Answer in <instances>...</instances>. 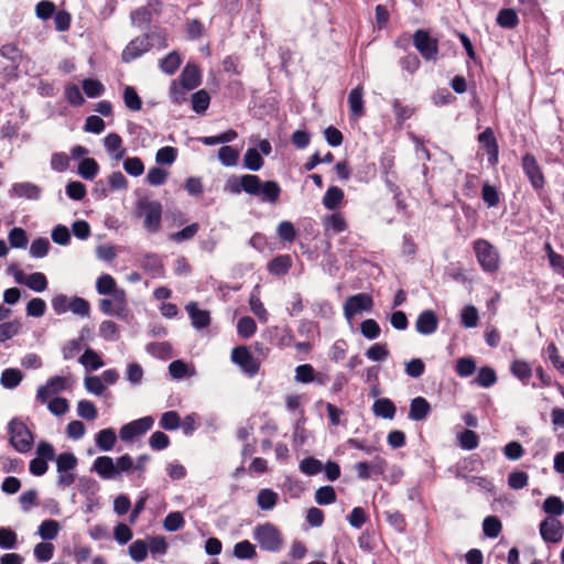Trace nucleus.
Returning <instances> with one entry per match:
<instances>
[{"label":"nucleus","instance_id":"obj_1","mask_svg":"<svg viewBox=\"0 0 564 564\" xmlns=\"http://www.w3.org/2000/svg\"><path fill=\"white\" fill-rule=\"evenodd\" d=\"M225 191L235 195L246 193L270 205H275L282 193L281 185L276 181H262L256 174L230 176L225 184Z\"/></svg>","mask_w":564,"mask_h":564},{"label":"nucleus","instance_id":"obj_2","mask_svg":"<svg viewBox=\"0 0 564 564\" xmlns=\"http://www.w3.org/2000/svg\"><path fill=\"white\" fill-rule=\"evenodd\" d=\"M253 539L262 550L268 552H279L283 545L282 533L270 522L257 525L253 531Z\"/></svg>","mask_w":564,"mask_h":564},{"label":"nucleus","instance_id":"obj_3","mask_svg":"<svg viewBox=\"0 0 564 564\" xmlns=\"http://www.w3.org/2000/svg\"><path fill=\"white\" fill-rule=\"evenodd\" d=\"M137 214L144 216V228L150 232H158L161 228L162 204L143 197L137 202Z\"/></svg>","mask_w":564,"mask_h":564},{"label":"nucleus","instance_id":"obj_4","mask_svg":"<svg viewBox=\"0 0 564 564\" xmlns=\"http://www.w3.org/2000/svg\"><path fill=\"white\" fill-rule=\"evenodd\" d=\"M474 251L481 269L487 273H495L499 269V254L496 248L485 239L474 242Z\"/></svg>","mask_w":564,"mask_h":564},{"label":"nucleus","instance_id":"obj_5","mask_svg":"<svg viewBox=\"0 0 564 564\" xmlns=\"http://www.w3.org/2000/svg\"><path fill=\"white\" fill-rule=\"evenodd\" d=\"M413 45L425 61H436L438 55V41L432 37L429 31L419 29L414 32Z\"/></svg>","mask_w":564,"mask_h":564},{"label":"nucleus","instance_id":"obj_6","mask_svg":"<svg viewBox=\"0 0 564 564\" xmlns=\"http://www.w3.org/2000/svg\"><path fill=\"white\" fill-rule=\"evenodd\" d=\"M521 166L531 186L535 191L542 189L545 185V177L535 156L529 152L523 154L521 159Z\"/></svg>","mask_w":564,"mask_h":564},{"label":"nucleus","instance_id":"obj_7","mask_svg":"<svg viewBox=\"0 0 564 564\" xmlns=\"http://www.w3.org/2000/svg\"><path fill=\"white\" fill-rule=\"evenodd\" d=\"M231 360L238 365L249 377L258 373L260 364L246 346L235 347L231 351Z\"/></svg>","mask_w":564,"mask_h":564},{"label":"nucleus","instance_id":"obj_8","mask_svg":"<svg viewBox=\"0 0 564 564\" xmlns=\"http://www.w3.org/2000/svg\"><path fill=\"white\" fill-rule=\"evenodd\" d=\"M373 306L371 295L367 293H358L349 296L344 304V315L347 319L361 312H369Z\"/></svg>","mask_w":564,"mask_h":564},{"label":"nucleus","instance_id":"obj_9","mask_svg":"<svg viewBox=\"0 0 564 564\" xmlns=\"http://www.w3.org/2000/svg\"><path fill=\"white\" fill-rule=\"evenodd\" d=\"M10 443L20 453H26L32 448L34 438L28 425H9Z\"/></svg>","mask_w":564,"mask_h":564},{"label":"nucleus","instance_id":"obj_10","mask_svg":"<svg viewBox=\"0 0 564 564\" xmlns=\"http://www.w3.org/2000/svg\"><path fill=\"white\" fill-rule=\"evenodd\" d=\"M151 50V44H149V37L144 33L141 36H138L131 40L127 46L123 48L121 53V61L123 63H130L139 57H141L144 53Z\"/></svg>","mask_w":564,"mask_h":564},{"label":"nucleus","instance_id":"obj_11","mask_svg":"<svg viewBox=\"0 0 564 564\" xmlns=\"http://www.w3.org/2000/svg\"><path fill=\"white\" fill-rule=\"evenodd\" d=\"M263 336L265 339L280 348L289 347L294 343V335L289 326H272L265 329Z\"/></svg>","mask_w":564,"mask_h":564},{"label":"nucleus","instance_id":"obj_12","mask_svg":"<svg viewBox=\"0 0 564 564\" xmlns=\"http://www.w3.org/2000/svg\"><path fill=\"white\" fill-rule=\"evenodd\" d=\"M387 468V462L381 457H376L371 462H358L354 469L357 477L362 480L369 479L372 475H382Z\"/></svg>","mask_w":564,"mask_h":564},{"label":"nucleus","instance_id":"obj_13","mask_svg":"<svg viewBox=\"0 0 564 564\" xmlns=\"http://www.w3.org/2000/svg\"><path fill=\"white\" fill-rule=\"evenodd\" d=\"M540 534L545 542L558 543L563 539L562 522L555 518H546L540 523Z\"/></svg>","mask_w":564,"mask_h":564},{"label":"nucleus","instance_id":"obj_14","mask_svg":"<svg viewBox=\"0 0 564 564\" xmlns=\"http://www.w3.org/2000/svg\"><path fill=\"white\" fill-rule=\"evenodd\" d=\"M478 142L485 149L488 155V162L490 165L498 163L499 145L495 137L494 130L488 127L481 133L478 134Z\"/></svg>","mask_w":564,"mask_h":564},{"label":"nucleus","instance_id":"obj_15","mask_svg":"<svg viewBox=\"0 0 564 564\" xmlns=\"http://www.w3.org/2000/svg\"><path fill=\"white\" fill-rule=\"evenodd\" d=\"M438 327V317L432 310L421 312L415 322V329L421 335H431L436 332Z\"/></svg>","mask_w":564,"mask_h":564},{"label":"nucleus","instance_id":"obj_16","mask_svg":"<svg viewBox=\"0 0 564 564\" xmlns=\"http://www.w3.org/2000/svg\"><path fill=\"white\" fill-rule=\"evenodd\" d=\"M178 83L187 89H195L202 83V74L199 67L195 63L188 62L183 68Z\"/></svg>","mask_w":564,"mask_h":564},{"label":"nucleus","instance_id":"obj_17","mask_svg":"<svg viewBox=\"0 0 564 564\" xmlns=\"http://www.w3.org/2000/svg\"><path fill=\"white\" fill-rule=\"evenodd\" d=\"M10 195L31 200H39L42 196V188L31 182L14 183L10 189Z\"/></svg>","mask_w":564,"mask_h":564},{"label":"nucleus","instance_id":"obj_18","mask_svg":"<svg viewBox=\"0 0 564 564\" xmlns=\"http://www.w3.org/2000/svg\"><path fill=\"white\" fill-rule=\"evenodd\" d=\"M185 310L187 311L192 326L196 329H202L210 324V314L208 311L199 310L196 302H189Z\"/></svg>","mask_w":564,"mask_h":564},{"label":"nucleus","instance_id":"obj_19","mask_svg":"<svg viewBox=\"0 0 564 564\" xmlns=\"http://www.w3.org/2000/svg\"><path fill=\"white\" fill-rule=\"evenodd\" d=\"M431 404L423 397H416L411 400L408 417L412 421H424L431 412Z\"/></svg>","mask_w":564,"mask_h":564},{"label":"nucleus","instance_id":"obj_20","mask_svg":"<svg viewBox=\"0 0 564 564\" xmlns=\"http://www.w3.org/2000/svg\"><path fill=\"white\" fill-rule=\"evenodd\" d=\"M94 470L104 479H113L118 469L109 456H99L94 462Z\"/></svg>","mask_w":564,"mask_h":564},{"label":"nucleus","instance_id":"obj_21","mask_svg":"<svg viewBox=\"0 0 564 564\" xmlns=\"http://www.w3.org/2000/svg\"><path fill=\"white\" fill-rule=\"evenodd\" d=\"M292 267V258L290 254H280L274 257L267 265L268 271L272 275H285Z\"/></svg>","mask_w":564,"mask_h":564},{"label":"nucleus","instance_id":"obj_22","mask_svg":"<svg viewBox=\"0 0 564 564\" xmlns=\"http://www.w3.org/2000/svg\"><path fill=\"white\" fill-rule=\"evenodd\" d=\"M362 96L364 89L361 86L355 87L348 95L349 109L356 118H360L365 115Z\"/></svg>","mask_w":564,"mask_h":564},{"label":"nucleus","instance_id":"obj_23","mask_svg":"<svg viewBox=\"0 0 564 564\" xmlns=\"http://www.w3.org/2000/svg\"><path fill=\"white\" fill-rule=\"evenodd\" d=\"M182 64V57L177 51H172L159 61V67L166 75H174Z\"/></svg>","mask_w":564,"mask_h":564},{"label":"nucleus","instance_id":"obj_24","mask_svg":"<svg viewBox=\"0 0 564 564\" xmlns=\"http://www.w3.org/2000/svg\"><path fill=\"white\" fill-rule=\"evenodd\" d=\"M372 410L376 416L384 420H392L395 414L394 403L387 398L377 399L372 405Z\"/></svg>","mask_w":564,"mask_h":564},{"label":"nucleus","instance_id":"obj_25","mask_svg":"<svg viewBox=\"0 0 564 564\" xmlns=\"http://www.w3.org/2000/svg\"><path fill=\"white\" fill-rule=\"evenodd\" d=\"M392 110L394 113L395 124L399 128H401L405 120L410 119L415 112L414 107L403 105L401 100L397 98L392 100Z\"/></svg>","mask_w":564,"mask_h":564},{"label":"nucleus","instance_id":"obj_26","mask_svg":"<svg viewBox=\"0 0 564 564\" xmlns=\"http://www.w3.org/2000/svg\"><path fill=\"white\" fill-rule=\"evenodd\" d=\"M242 161L243 167L252 172L260 171L264 165V160L256 148L247 149Z\"/></svg>","mask_w":564,"mask_h":564},{"label":"nucleus","instance_id":"obj_27","mask_svg":"<svg viewBox=\"0 0 564 564\" xmlns=\"http://www.w3.org/2000/svg\"><path fill=\"white\" fill-rule=\"evenodd\" d=\"M78 361L87 371H95L104 366L101 357L91 348H86Z\"/></svg>","mask_w":564,"mask_h":564},{"label":"nucleus","instance_id":"obj_28","mask_svg":"<svg viewBox=\"0 0 564 564\" xmlns=\"http://www.w3.org/2000/svg\"><path fill=\"white\" fill-rule=\"evenodd\" d=\"M141 267L155 275H162L164 265L161 258L156 253H145L141 258Z\"/></svg>","mask_w":564,"mask_h":564},{"label":"nucleus","instance_id":"obj_29","mask_svg":"<svg viewBox=\"0 0 564 564\" xmlns=\"http://www.w3.org/2000/svg\"><path fill=\"white\" fill-rule=\"evenodd\" d=\"M116 442L117 434L113 429H104L96 434V444L101 451H111Z\"/></svg>","mask_w":564,"mask_h":564},{"label":"nucleus","instance_id":"obj_30","mask_svg":"<svg viewBox=\"0 0 564 564\" xmlns=\"http://www.w3.org/2000/svg\"><path fill=\"white\" fill-rule=\"evenodd\" d=\"M104 145L108 152H117L115 154L116 160H121L126 154V150L122 148V139L118 133L112 132L106 135Z\"/></svg>","mask_w":564,"mask_h":564},{"label":"nucleus","instance_id":"obj_31","mask_svg":"<svg viewBox=\"0 0 564 564\" xmlns=\"http://www.w3.org/2000/svg\"><path fill=\"white\" fill-rule=\"evenodd\" d=\"M343 199L344 191L337 186H330L323 197V205L329 210H335L338 208Z\"/></svg>","mask_w":564,"mask_h":564},{"label":"nucleus","instance_id":"obj_32","mask_svg":"<svg viewBox=\"0 0 564 564\" xmlns=\"http://www.w3.org/2000/svg\"><path fill=\"white\" fill-rule=\"evenodd\" d=\"M496 22L503 29H514L519 24V18L513 9L503 8L498 12Z\"/></svg>","mask_w":564,"mask_h":564},{"label":"nucleus","instance_id":"obj_33","mask_svg":"<svg viewBox=\"0 0 564 564\" xmlns=\"http://www.w3.org/2000/svg\"><path fill=\"white\" fill-rule=\"evenodd\" d=\"M23 379L22 372L17 368H7L2 371L0 383L6 389L17 388Z\"/></svg>","mask_w":564,"mask_h":564},{"label":"nucleus","instance_id":"obj_34","mask_svg":"<svg viewBox=\"0 0 564 564\" xmlns=\"http://www.w3.org/2000/svg\"><path fill=\"white\" fill-rule=\"evenodd\" d=\"M147 352L150 355L166 360L172 357V345L169 341H153L145 346Z\"/></svg>","mask_w":564,"mask_h":564},{"label":"nucleus","instance_id":"obj_35","mask_svg":"<svg viewBox=\"0 0 564 564\" xmlns=\"http://www.w3.org/2000/svg\"><path fill=\"white\" fill-rule=\"evenodd\" d=\"M145 34L149 37V44H151V48L156 47L159 50H163L169 46L167 33L164 29L153 26Z\"/></svg>","mask_w":564,"mask_h":564},{"label":"nucleus","instance_id":"obj_36","mask_svg":"<svg viewBox=\"0 0 564 564\" xmlns=\"http://www.w3.org/2000/svg\"><path fill=\"white\" fill-rule=\"evenodd\" d=\"M473 382L482 388H489L494 386L497 382V375L495 369L488 366L481 367Z\"/></svg>","mask_w":564,"mask_h":564},{"label":"nucleus","instance_id":"obj_37","mask_svg":"<svg viewBox=\"0 0 564 564\" xmlns=\"http://www.w3.org/2000/svg\"><path fill=\"white\" fill-rule=\"evenodd\" d=\"M192 109L198 113H205L210 104V96L207 90L200 89L192 95Z\"/></svg>","mask_w":564,"mask_h":564},{"label":"nucleus","instance_id":"obj_38","mask_svg":"<svg viewBox=\"0 0 564 564\" xmlns=\"http://www.w3.org/2000/svg\"><path fill=\"white\" fill-rule=\"evenodd\" d=\"M98 171L99 165L95 159L86 158L83 159L78 164V174L85 180H94L98 174Z\"/></svg>","mask_w":564,"mask_h":564},{"label":"nucleus","instance_id":"obj_39","mask_svg":"<svg viewBox=\"0 0 564 564\" xmlns=\"http://www.w3.org/2000/svg\"><path fill=\"white\" fill-rule=\"evenodd\" d=\"M47 279L46 275L42 272H34L29 275H26L24 284L29 289H31L34 292H43L47 289Z\"/></svg>","mask_w":564,"mask_h":564},{"label":"nucleus","instance_id":"obj_40","mask_svg":"<svg viewBox=\"0 0 564 564\" xmlns=\"http://www.w3.org/2000/svg\"><path fill=\"white\" fill-rule=\"evenodd\" d=\"M124 106L131 111H139L142 109V99L132 86H126L123 89Z\"/></svg>","mask_w":564,"mask_h":564},{"label":"nucleus","instance_id":"obj_41","mask_svg":"<svg viewBox=\"0 0 564 564\" xmlns=\"http://www.w3.org/2000/svg\"><path fill=\"white\" fill-rule=\"evenodd\" d=\"M59 523L56 520H44L39 527V535L43 540H54L59 532Z\"/></svg>","mask_w":564,"mask_h":564},{"label":"nucleus","instance_id":"obj_42","mask_svg":"<svg viewBox=\"0 0 564 564\" xmlns=\"http://www.w3.org/2000/svg\"><path fill=\"white\" fill-rule=\"evenodd\" d=\"M502 530L501 521L497 516H488L484 519L482 531L488 538H497Z\"/></svg>","mask_w":564,"mask_h":564},{"label":"nucleus","instance_id":"obj_43","mask_svg":"<svg viewBox=\"0 0 564 564\" xmlns=\"http://www.w3.org/2000/svg\"><path fill=\"white\" fill-rule=\"evenodd\" d=\"M8 240L11 248L19 249H24L29 242L25 230L20 227H14L9 231Z\"/></svg>","mask_w":564,"mask_h":564},{"label":"nucleus","instance_id":"obj_44","mask_svg":"<svg viewBox=\"0 0 564 564\" xmlns=\"http://www.w3.org/2000/svg\"><path fill=\"white\" fill-rule=\"evenodd\" d=\"M324 226L326 230H332L333 234H339L347 229L345 218L340 214H332L324 218Z\"/></svg>","mask_w":564,"mask_h":564},{"label":"nucleus","instance_id":"obj_45","mask_svg":"<svg viewBox=\"0 0 564 564\" xmlns=\"http://www.w3.org/2000/svg\"><path fill=\"white\" fill-rule=\"evenodd\" d=\"M257 502L262 510H270L278 502V494L271 489H261L257 496Z\"/></svg>","mask_w":564,"mask_h":564},{"label":"nucleus","instance_id":"obj_46","mask_svg":"<svg viewBox=\"0 0 564 564\" xmlns=\"http://www.w3.org/2000/svg\"><path fill=\"white\" fill-rule=\"evenodd\" d=\"M218 159L225 166H235L238 163L239 152L230 145H223L218 150Z\"/></svg>","mask_w":564,"mask_h":564},{"label":"nucleus","instance_id":"obj_47","mask_svg":"<svg viewBox=\"0 0 564 564\" xmlns=\"http://www.w3.org/2000/svg\"><path fill=\"white\" fill-rule=\"evenodd\" d=\"M77 464L78 459L73 453H62L56 457L57 473L74 470Z\"/></svg>","mask_w":564,"mask_h":564},{"label":"nucleus","instance_id":"obj_48","mask_svg":"<svg viewBox=\"0 0 564 564\" xmlns=\"http://www.w3.org/2000/svg\"><path fill=\"white\" fill-rule=\"evenodd\" d=\"M257 330V324L250 316L239 318L237 323V333L242 338H250Z\"/></svg>","mask_w":564,"mask_h":564},{"label":"nucleus","instance_id":"obj_49","mask_svg":"<svg viewBox=\"0 0 564 564\" xmlns=\"http://www.w3.org/2000/svg\"><path fill=\"white\" fill-rule=\"evenodd\" d=\"M234 555L240 560L253 558L257 555L256 546L248 540H243L235 545Z\"/></svg>","mask_w":564,"mask_h":564},{"label":"nucleus","instance_id":"obj_50","mask_svg":"<svg viewBox=\"0 0 564 564\" xmlns=\"http://www.w3.org/2000/svg\"><path fill=\"white\" fill-rule=\"evenodd\" d=\"M336 498V491L332 486H322L315 491V501L319 506L334 503Z\"/></svg>","mask_w":564,"mask_h":564},{"label":"nucleus","instance_id":"obj_51","mask_svg":"<svg viewBox=\"0 0 564 564\" xmlns=\"http://www.w3.org/2000/svg\"><path fill=\"white\" fill-rule=\"evenodd\" d=\"M481 198L488 207H496L500 202V193L496 186L485 183L481 188Z\"/></svg>","mask_w":564,"mask_h":564},{"label":"nucleus","instance_id":"obj_52","mask_svg":"<svg viewBox=\"0 0 564 564\" xmlns=\"http://www.w3.org/2000/svg\"><path fill=\"white\" fill-rule=\"evenodd\" d=\"M543 511L551 516H561L564 513V502L560 497L550 496L543 502Z\"/></svg>","mask_w":564,"mask_h":564},{"label":"nucleus","instance_id":"obj_53","mask_svg":"<svg viewBox=\"0 0 564 564\" xmlns=\"http://www.w3.org/2000/svg\"><path fill=\"white\" fill-rule=\"evenodd\" d=\"M83 90L88 98H97L105 91V86L98 79H84L82 83Z\"/></svg>","mask_w":564,"mask_h":564},{"label":"nucleus","instance_id":"obj_54","mask_svg":"<svg viewBox=\"0 0 564 564\" xmlns=\"http://www.w3.org/2000/svg\"><path fill=\"white\" fill-rule=\"evenodd\" d=\"M85 389L95 395H104L107 391L106 386L98 376H87L84 379Z\"/></svg>","mask_w":564,"mask_h":564},{"label":"nucleus","instance_id":"obj_55","mask_svg":"<svg viewBox=\"0 0 564 564\" xmlns=\"http://www.w3.org/2000/svg\"><path fill=\"white\" fill-rule=\"evenodd\" d=\"M455 370L459 377H469L476 371V362L473 357L459 358L456 361Z\"/></svg>","mask_w":564,"mask_h":564},{"label":"nucleus","instance_id":"obj_56","mask_svg":"<svg viewBox=\"0 0 564 564\" xmlns=\"http://www.w3.org/2000/svg\"><path fill=\"white\" fill-rule=\"evenodd\" d=\"M77 415L86 421H94L97 419V409L91 401L80 400L77 403Z\"/></svg>","mask_w":564,"mask_h":564},{"label":"nucleus","instance_id":"obj_57","mask_svg":"<svg viewBox=\"0 0 564 564\" xmlns=\"http://www.w3.org/2000/svg\"><path fill=\"white\" fill-rule=\"evenodd\" d=\"M184 524L185 520L180 511L170 512L163 521L164 529L170 532H175L182 529Z\"/></svg>","mask_w":564,"mask_h":564},{"label":"nucleus","instance_id":"obj_58","mask_svg":"<svg viewBox=\"0 0 564 564\" xmlns=\"http://www.w3.org/2000/svg\"><path fill=\"white\" fill-rule=\"evenodd\" d=\"M69 311L82 317H88L90 314V304L87 300L74 296L69 302Z\"/></svg>","mask_w":564,"mask_h":564},{"label":"nucleus","instance_id":"obj_59","mask_svg":"<svg viewBox=\"0 0 564 564\" xmlns=\"http://www.w3.org/2000/svg\"><path fill=\"white\" fill-rule=\"evenodd\" d=\"M18 534L10 528L0 527V547L12 550L17 546Z\"/></svg>","mask_w":564,"mask_h":564},{"label":"nucleus","instance_id":"obj_60","mask_svg":"<svg viewBox=\"0 0 564 564\" xmlns=\"http://www.w3.org/2000/svg\"><path fill=\"white\" fill-rule=\"evenodd\" d=\"M0 55L14 64V68L18 69L19 63L22 58L21 51L15 44L8 43L0 47Z\"/></svg>","mask_w":564,"mask_h":564},{"label":"nucleus","instance_id":"obj_61","mask_svg":"<svg viewBox=\"0 0 564 564\" xmlns=\"http://www.w3.org/2000/svg\"><path fill=\"white\" fill-rule=\"evenodd\" d=\"M116 289V280L110 274H102L97 279L96 290L99 294H111Z\"/></svg>","mask_w":564,"mask_h":564},{"label":"nucleus","instance_id":"obj_62","mask_svg":"<svg viewBox=\"0 0 564 564\" xmlns=\"http://www.w3.org/2000/svg\"><path fill=\"white\" fill-rule=\"evenodd\" d=\"M56 11V6L53 1L50 0H41L35 6V15L40 20H48L53 17Z\"/></svg>","mask_w":564,"mask_h":564},{"label":"nucleus","instance_id":"obj_63","mask_svg":"<svg viewBox=\"0 0 564 564\" xmlns=\"http://www.w3.org/2000/svg\"><path fill=\"white\" fill-rule=\"evenodd\" d=\"M50 247L51 245L47 238H36L31 243L30 254L33 258H44L45 256H47Z\"/></svg>","mask_w":564,"mask_h":564},{"label":"nucleus","instance_id":"obj_64","mask_svg":"<svg viewBox=\"0 0 564 564\" xmlns=\"http://www.w3.org/2000/svg\"><path fill=\"white\" fill-rule=\"evenodd\" d=\"M360 332L365 338L372 340L380 336L381 328L377 321L369 318L360 324Z\"/></svg>","mask_w":564,"mask_h":564}]
</instances>
